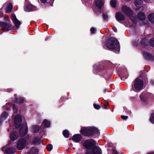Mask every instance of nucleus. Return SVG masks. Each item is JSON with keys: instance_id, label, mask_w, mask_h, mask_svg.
<instances>
[{"instance_id": "obj_1", "label": "nucleus", "mask_w": 154, "mask_h": 154, "mask_svg": "<svg viewBox=\"0 0 154 154\" xmlns=\"http://www.w3.org/2000/svg\"><path fill=\"white\" fill-rule=\"evenodd\" d=\"M95 145V142L93 140L85 141L83 143V146L87 149L85 154H101V149Z\"/></svg>"}, {"instance_id": "obj_2", "label": "nucleus", "mask_w": 154, "mask_h": 154, "mask_svg": "<svg viewBox=\"0 0 154 154\" xmlns=\"http://www.w3.org/2000/svg\"><path fill=\"white\" fill-rule=\"evenodd\" d=\"M22 118L20 115L16 116L14 118V125L16 128L20 127L19 133L20 137H24L27 133L28 128L26 122L23 123L22 124Z\"/></svg>"}, {"instance_id": "obj_3", "label": "nucleus", "mask_w": 154, "mask_h": 154, "mask_svg": "<svg viewBox=\"0 0 154 154\" xmlns=\"http://www.w3.org/2000/svg\"><path fill=\"white\" fill-rule=\"evenodd\" d=\"M106 46L109 49H116L115 52L116 53H118L120 51L118 41L115 38H110L107 41Z\"/></svg>"}, {"instance_id": "obj_4", "label": "nucleus", "mask_w": 154, "mask_h": 154, "mask_svg": "<svg viewBox=\"0 0 154 154\" xmlns=\"http://www.w3.org/2000/svg\"><path fill=\"white\" fill-rule=\"evenodd\" d=\"M142 77L139 76L133 82L132 89L135 91H140L143 89L144 83Z\"/></svg>"}, {"instance_id": "obj_5", "label": "nucleus", "mask_w": 154, "mask_h": 154, "mask_svg": "<svg viewBox=\"0 0 154 154\" xmlns=\"http://www.w3.org/2000/svg\"><path fill=\"white\" fill-rule=\"evenodd\" d=\"M123 12L129 16L134 23H136L137 20L135 17V15L132 10L126 5H123L121 7Z\"/></svg>"}, {"instance_id": "obj_6", "label": "nucleus", "mask_w": 154, "mask_h": 154, "mask_svg": "<svg viewBox=\"0 0 154 154\" xmlns=\"http://www.w3.org/2000/svg\"><path fill=\"white\" fill-rule=\"evenodd\" d=\"M81 133L85 136H90L92 135L96 134L99 135L100 132L98 129L94 127L84 128L82 129Z\"/></svg>"}, {"instance_id": "obj_7", "label": "nucleus", "mask_w": 154, "mask_h": 154, "mask_svg": "<svg viewBox=\"0 0 154 154\" xmlns=\"http://www.w3.org/2000/svg\"><path fill=\"white\" fill-rule=\"evenodd\" d=\"M26 141L23 138H20L17 141V148L19 150H22L25 148L26 144Z\"/></svg>"}, {"instance_id": "obj_8", "label": "nucleus", "mask_w": 154, "mask_h": 154, "mask_svg": "<svg viewBox=\"0 0 154 154\" xmlns=\"http://www.w3.org/2000/svg\"><path fill=\"white\" fill-rule=\"evenodd\" d=\"M11 24L6 22L1 23V30L5 31H8L11 30Z\"/></svg>"}, {"instance_id": "obj_9", "label": "nucleus", "mask_w": 154, "mask_h": 154, "mask_svg": "<svg viewBox=\"0 0 154 154\" xmlns=\"http://www.w3.org/2000/svg\"><path fill=\"white\" fill-rule=\"evenodd\" d=\"M25 11L27 12L32 11L34 10L35 8L33 7L31 4L25 5L24 7Z\"/></svg>"}, {"instance_id": "obj_10", "label": "nucleus", "mask_w": 154, "mask_h": 154, "mask_svg": "<svg viewBox=\"0 0 154 154\" xmlns=\"http://www.w3.org/2000/svg\"><path fill=\"white\" fill-rule=\"evenodd\" d=\"M18 133L17 131H13L10 134L11 140L14 141L18 138Z\"/></svg>"}, {"instance_id": "obj_11", "label": "nucleus", "mask_w": 154, "mask_h": 154, "mask_svg": "<svg viewBox=\"0 0 154 154\" xmlns=\"http://www.w3.org/2000/svg\"><path fill=\"white\" fill-rule=\"evenodd\" d=\"M115 16L117 20L119 21L123 20L125 19V17L122 12H119L116 13Z\"/></svg>"}, {"instance_id": "obj_12", "label": "nucleus", "mask_w": 154, "mask_h": 154, "mask_svg": "<svg viewBox=\"0 0 154 154\" xmlns=\"http://www.w3.org/2000/svg\"><path fill=\"white\" fill-rule=\"evenodd\" d=\"M16 150V149L14 147H9L6 148L5 152L6 154H12L14 153Z\"/></svg>"}, {"instance_id": "obj_13", "label": "nucleus", "mask_w": 154, "mask_h": 154, "mask_svg": "<svg viewBox=\"0 0 154 154\" xmlns=\"http://www.w3.org/2000/svg\"><path fill=\"white\" fill-rule=\"evenodd\" d=\"M8 115V113L5 111L0 116V124H2L3 121L6 119Z\"/></svg>"}, {"instance_id": "obj_14", "label": "nucleus", "mask_w": 154, "mask_h": 154, "mask_svg": "<svg viewBox=\"0 0 154 154\" xmlns=\"http://www.w3.org/2000/svg\"><path fill=\"white\" fill-rule=\"evenodd\" d=\"M143 54L146 59L149 60H152L153 59L154 57L152 54L147 52H144Z\"/></svg>"}, {"instance_id": "obj_15", "label": "nucleus", "mask_w": 154, "mask_h": 154, "mask_svg": "<svg viewBox=\"0 0 154 154\" xmlns=\"http://www.w3.org/2000/svg\"><path fill=\"white\" fill-rule=\"evenodd\" d=\"M143 3L142 0H135V4L136 7L140 8L142 10H144V7L143 6H141V5Z\"/></svg>"}, {"instance_id": "obj_16", "label": "nucleus", "mask_w": 154, "mask_h": 154, "mask_svg": "<svg viewBox=\"0 0 154 154\" xmlns=\"http://www.w3.org/2000/svg\"><path fill=\"white\" fill-rule=\"evenodd\" d=\"M81 139V136L80 134H76L74 135L72 137V140L75 142H79Z\"/></svg>"}, {"instance_id": "obj_17", "label": "nucleus", "mask_w": 154, "mask_h": 154, "mask_svg": "<svg viewBox=\"0 0 154 154\" xmlns=\"http://www.w3.org/2000/svg\"><path fill=\"white\" fill-rule=\"evenodd\" d=\"M137 17L140 20H144L146 18V16L144 13L140 12L138 13Z\"/></svg>"}, {"instance_id": "obj_18", "label": "nucleus", "mask_w": 154, "mask_h": 154, "mask_svg": "<svg viewBox=\"0 0 154 154\" xmlns=\"http://www.w3.org/2000/svg\"><path fill=\"white\" fill-rule=\"evenodd\" d=\"M15 102L19 104H22L24 103V99L23 97H15Z\"/></svg>"}, {"instance_id": "obj_19", "label": "nucleus", "mask_w": 154, "mask_h": 154, "mask_svg": "<svg viewBox=\"0 0 154 154\" xmlns=\"http://www.w3.org/2000/svg\"><path fill=\"white\" fill-rule=\"evenodd\" d=\"M13 8V5L11 3H9L5 8V13H9L12 11Z\"/></svg>"}, {"instance_id": "obj_20", "label": "nucleus", "mask_w": 154, "mask_h": 154, "mask_svg": "<svg viewBox=\"0 0 154 154\" xmlns=\"http://www.w3.org/2000/svg\"><path fill=\"white\" fill-rule=\"evenodd\" d=\"M50 125V122L46 119H45L42 124L41 127L43 128H48Z\"/></svg>"}, {"instance_id": "obj_21", "label": "nucleus", "mask_w": 154, "mask_h": 154, "mask_svg": "<svg viewBox=\"0 0 154 154\" xmlns=\"http://www.w3.org/2000/svg\"><path fill=\"white\" fill-rule=\"evenodd\" d=\"M95 4L96 6L98 8L101 9L102 6L103 4V2L101 0H96Z\"/></svg>"}, {"instance_id": "obj_22", "label": "nucleus", "mask_w": 154, "mask_h": 154, "mask_svg": "<svg viewBox=\"0 0 154 154\" xmlns=\"http://www.w3.org/2000/svg\"><path fill=\"white\" fill-rule=\"evenodd\" d=\"M31 131L33 133H38V126L37 125L32 126L31 128Z\"/></svg>"}, {"instance_id": "obj_23", "label": "nucleus", "mask_w": 154, "mask_h": 154, "mask_svg": "<svg viewBox=\"0 0 154 154\" xmlns=\"http://www.w3.org/2000/svg\"><path fill=\"white\" fill-rule=\"evenodd\" d=\"M148 19L151 23H154V13H152L149 14Z\"/></svg>"}, {"instance_id": "obj_24", "label": "nucleus", "mask_w": 154, "mask_h": 154, "mask_svg": "<svg viewBox=\"0 0 154 154\" xmlns=\"http://www.w3.org/2000/svg\"><path fill=\"white\" fill-rule=\"evenodd\" d=\"M11 106H12V104L11 103H7L5 106H3V108L6 110H10L11 109Z\"/></svg>"}, {"instance_id": "obj_25", "label": "nucleus", "mask_w": 154, "mask_h": 154, "mask_svg": "<svg viewBox=\"0 0 154 154\" xmlns=\"http://www.w3.org/2000/svg\"><path fill=\"white\" fill-rule=\"evenodd\" d=\"M13 23L15 25L16 27L17 28H19L21 24L20 21L19 20H17L14 21Z\"/></svg>"}, {"instance_id": "obj_26", "label": "nucleus", "mask_w": 154, "mask_h": 154, "mask_svg": "<svg viewBox=\"0 0 154 154\" xmlns=\"http://www.w3.org/2000/svg\"><path fill=\"white\" fill-rule=\"evenodd\" d=\"M38 152L35 148L32 147L30 151V154H38Z\"/></svg>"}, {"instance_id": "obj_27", "label": "nucleus", "mask_w": 154, "mask_h": 154, "mask_svg": "<svg viewBox=\"0 0 154 154\" xmlns=\"http://www.w3.org/2000/svg\"><path fill=\"white\" fill-rule=\"evenodd\" d=\"M111 6L113 8H115L117 4L116 0H111L110 2Z\"/></svg>"}, {"instance_id": "obj_28", "label": "nucleus", "mask_w": 154, "mask_h": 154, "mask_svg": "<svg viewBox=\"0 0 154 154\" xmlns=\"http://www.w3.org/2000/svg\"><path fill=\"white\" fill-rule=\"evenodd\" d=\"M32 143L34 144H38V137H34L33 139Z\"/></svg>"}, {"instance_id": "obj_29", "label": "nucleus", "mask_w": 154, "mask_h": 154, "mask_svg": "<svg viewBox=\"0 0 154 154\" xmlns=\"http://www.w3.org/2000/svg\"><path fill=\"white\" fill-rule=\"evenodd\" d=\"M63 134L64 137L66 138H68L69 136V133L68 131L65 130L63 131Z\"/></svg>"}, {"instance_id": "obj_30", "label": "nucleus", "mask_w": 154, "mask_h": 154, "mask_svg": "<svg viewBox=\"0 0 154 154\" xmlns=\"http://www.w3.org/2000/svg\"><path fill=\"white\" fill-rule=\"evenodd\" d=\"M12 107L13 111L14 113H17L18 111L17 108L16 106V105L15 104H12Z\"/></svg>"}, {"instance_id": "obj_31", "label": "nucleus", "mask_w": 154, "mask_h": 154, "mask_svg": "<svg viewBox=\"0 0 154 154\" xmlns=\"http://www.w3.org/2000/svg\"><path fill=\"white\" fill-rule=\"evenodd\" d=\"M141 99L142 101H145L146 99V96L144 93L141 94L140 96Z\"/></svg>"}, {"instance_id": "obj_32", "label": "nucleus", "mask_w": 154, "mask_h": 154, "mask_svg": "<svg viewBox=\"0 0 154 154\" xmlns=\"http://www.w3.org/2000/svg\"><path fill=\"white\" fill-rule=\"evenodd\" d=\"M47 148L48 151H50L53 149V146L51 144H49L47 146Z\"/></svg>"}, {"instance_id": "obj_33", "label": "nucleus", "mask_w": 154, "mask_h": 154, "mask_svg": "<svg viewBox=\"0 0 154 154\" xmlns=\"http://www.w3.org/2000/svg\"><path fill=\"white\" fill-rule=\"evenodd\" d=\"M150 120L152 123H154V113L152 114Z\"/></svg>"}, {"instance_id": "obj_34", "label": "nucleus", "mask_w": 154, "mask_h": 154, "mask_svg": "<svg viewBox=\"0 0 154 154\" xmlns=\"http://www.w3.org/2000/svg\"><path fill=\"white\" fill-rule=\"evenodd\" d=\"M12 20L13 21V22L14 21H15L17 20H18L14 14H12Z\"/></svg>"}, {"instance_id": "obj_35", "label": "nucleus", "mask_w": 154, "mask_h": 154, "mask_svg": "<svg viewBox=\"0 0 154 154\" xmlns=\"http://www.w3.org/2000/svg\"><path fill=\"white\" fill-rule=\"evenodd\" d=\"M149 43L151 46L154 47V38L151 39Z\"/></svg>"}, {"instance_id": "obj_36", "label": "nucleus", "mask_w": 154, "mask_h": 154, "mask_svg": "<svg viewBox=\"0 0 154 154\" xmlns=\"http://www.w3.org/2000/svg\"><path fill=\"white\" fill-rule=\"evenodd\" d=\"M94 108L97 109H98L100 108V106L99 105H97L95 103L94 104Z\"/></svg>"}, {"instance_id": "obj_37", "label": "nucleus", "mask_w": 154, "mask_h": 154, "mask_svg": "<svg viewBox=\"0 0 154 154\" xmlns=\"http://www.w3.org/2000/svg\"><path fill=\"white\" fill-rule=\"evenodd\" d=\"M95 31H96V30H95V29L94 28H92L91 29V32L92 33H95Z\"/></svg>"}, {"instance_id": "obj_38", "label": "nucleus", "mask_w": 154, "mask_h": 154, "mask_svg": "<svg viewBox=\"0 0 154 154\" xmlns=\"http://www.w3.org/2000/svg\"><path fill=\"white\" fill-rule=\"evenodd\" d=\"M122 118L124 120H126L128 118V116H121Z\"/></svg>"}, {"instance_id": "obj_39", "label": "nucleus", "mask_w": 154, "mask_h": 154, "mask_svg": "<svg viewBox=\"0 0 154 154\" xmlns=\"http://www.w3.org/2000/svg\"><path fill=\"white\" fill-rule=\"evenodd\" d=\"M133 44L134 46H138V45H140V43L138 42H137V43L136 42H133Z\"/></svg>"}, {"instance_id": "obj_40", "label": "nucleus", "mask_w": 154, "mask_h": 154, "mask_svg": "<svg viewBox=\"0 0 154 154\" xmlns=\"http://www.w3.org/2000/svg\"><path fill=\"white\" fill-rule=\"evenodd\" d=\"M6 91L7 92H11L12 91V90L11 88H8L6 89Z\"/></svg>"}, {"instance_id": "obj_41", "label": "nucleus", "mask_w": 154, "mask_h": 154, "mask_svg": "<svg viewBox=\"0 0 154 154\" xmlns=\"http://www.w3.org/2000/svg\"><path fill=\"white\" fill-rule=\"evenodd\" d=\"M5 149V146H3V147H2V150L3 151H5V149Z\"/></svg>"}, {"instance_id": "obj_42", "label": "nucleus", "mask_w": 154, "mask_h": 154, "mask_svg": "<svg viewBox=\"0 0 154 154\" xmlns=\"http://www.w3.org/2000/svg\"><path fill=\"white\" fill-rule=\"evenodd\" d=\"M40 1L42 3H45L46 2L47 0H40Z\"/></svg>"}, {"instance_id": "obj_43", "label": "nucleus", "mask_w": 154, "mask_h": 154, "mask_svg": "<svg viewBox=\"0 0 154 154\" xmlns=\"http://www.w3.org/2000/svg\"><path fill=\"white\" fill-rule=\"evenodd\" d=\"M103 17L104 19H106L107 17V16L106 15L103 14Z\"/></svg>"}, {"instance_id": "obj_44", "label": "nucleus", "mask_w": 154, "mask_h": 154, "mask_svg": "<svg viewBox=\"0 0 154 154\" xmlns=\"http://www.w3.org/2000/svg\"><path fill=\"white\" fill-rule=\"evenodd\" d=\"M112 29L115 32H117V29L115 27H113L112 28Z\"/></svg>"}, {"instance_id": "obj_45", "label": "nucleus", "mask_w": 154, "mask_h": 154, "mask_svg": "<svg viewBox=\"0 0 154 154\" xmlns=\"http://www.w3.org/2000/svg\"><path fill=\"white\" fill-rule=\"evenodd\" d=\"M145 40L144 39H143V40H142L141 39L140 41H142V42L141 43V44H142V45H143V42H144V41H145Z\"/></svg>"}, {"instance_id": "obj_46", "label": "nucleus", "mask_w": 154, "mask_h": 154, "mask_svg": "<svg viewBox=\"0 0 154 154\" xmlns=\"http://www.w3.org/2000/svg\"><path fill=\"white\" fill-rule=\"evenodd\" d=\"M3 16V13L1 11H0V17H2Z\"/></svg>"}, {"instance_id": "obj_47", "label": "nucleus", "mask_w": 154, "mask_h": 154, "mask_svg": "<svg viewBox=\"0 0 154 154\" xmlns=\"http://www.w3.org/2000/svg\"><path fill=\"white\" fill-rule=\"evenodd\" d=\"M150 82H151V83L152 85H153L154 84V82L153 81H151Z\"/></svg>"}, {"instance_id": "obj_48", "label": "nucleus", "mask_w": 154, "mask_h": 154, "mask_svg": "<svg viewBox=\"0 0 154 154\" xmlns=\"http://www.w3.org/2000/svg\"><path fill=\"white\" fill-rule=\"evenodd\" d=\"M144 2H149L150 1V0H144Z\"/></svg>"}, {"instance_id": "obj_49", "label": "nucleus", "mask_w": 154, "mask_h": 154, "mask_svg": "<svg viewBox=\"0 0 154 154\" xmlns=\"http://www.w3.org/2000/svg\"><path fill=\"white\" fill-rule=\"evenodd\" d=\"M11 144V141H8V144L9 145H10Z\"/></svg>"}, {"instance_id": "obj_50", "label": "nucleus", "mask_w": 154, "mask_h": 154, "mask_svg": "<svg viewBox=\"0 0 154 154\" xmlns=\"http://www.w3.org/2000/svg\"><path fill=\"white\" fill-rule=\"evenodd\" d=\"M147 154H154V152H151Z\"/></svg>"}, {"instance_id": "obj_51", "label": "nucleus", "mask_w": 154, "mask_h": 154, "mask_svg": "<svg viewBox=\"0 0 154 154\" xmlns=\"http://www.w3.org/2000/svg\"><path fill=\"white\" fill-rule=\"evenodd\" d=\"M2 10V8H1L0 9V11H1Z\"/></svg>"}, {"instance_id": "obj_52", "label": "nucleus", "mask_w": 154, "mask_h": 154, "mask_svg": "<svg viewBox=\"0 0 154 154\" xmlns=\"http://www.w3.org/2000/svg\"><path fill=\"white\" fill-rule=\"evenodd\" d=\"M106 89H105L104 90V92H106Z\"/></svg>"}, {"instance_id": "obj_53", "label": "nucleus", "mask_w": 154, "mask_h": 154, "mask_svg": "<svg viewBox=\"0 0 154 154\" xmlns=\"http://www.w3.org/2000/svg\"><path fill=\"white\" fill-rule=\"evenodd\" d=\"M42 134H44V132H42Z\"/></svg>"}, {"instance_id": "obj_54", "label": "nucleus", "mask_w": 154, "mask_h": 154, "mask_svg": "<svg viewBox=\"0 0 154 154\" xmlns=\"http://www.w3.org/2000/svg\"><path fill=\"white\" fill-rule=\"evenodd\" d=\"M103 48H106L105 46H103Z\"/></svg>"}, {"instance_id": "obj_55", "label": "nucleus", "mask_w": 154, "mask_h": 154, "mask_svg": "<svg viewBox=\"0 0 154 154\" xmlns=\"http://www.w3.org/2000/svg\"><path fill=\"white\" fill-rule=\"evenodd\" d=\"M95 66L94 65V67H95Z\"/></svg>"}]
</instances>
